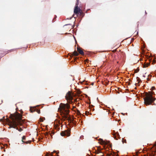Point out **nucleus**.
Returning a JSON list of instances; mask_svg holds the SVG:
<instances>
[{"label":"nucleus","mask_w":156,"mask_h":156,"mask_svg":"<svg viewBox=\"0 0 156 156\" xmlns=\"http://www.w3.org/2000/svg\"><path fill=\"white\" fill-rule=\"evenodd\" d=\"M74 101H77L76 100H74Z\"/></svg>","instance_id":"obj_27"},{"label":"nucleus","mask_w":156,"mask_h":156,"mask_svg":"<svg viewBox=\"0 0 156 156\" xmlns=\"http://www.w3.org/2000/svg\"><path fill=\"white\" fill-rule=\"evenodd\" d=\"M70 106L68 104H63L61 103L59 105L58 108V111L60 112L62 116V120L64 121L68 120L69 123H72L74 125H75L73 120L71 119L69 115Z\"/></svg>","instance_id":"obj_2"},{"label":"nucleus","mask_w":156,"mask_h":156,"mask_svg":"<svg viewBox=\"0 0 156 156\" xmlns=\"http://www.w3.org/2000/svg\"><path fill=\"white\" fill-rule=\"evenodd\" d=\"M70 131L68 129L62 131L60 133L61 135L62 136H70Z\"/></svg>","instance_id":"obj_6"},{"label":"nucleus","mask_w":156,"mask_h":156,"mask_svg":"<svg viewBox=\"0 0 156 156\" xmlns=\"http://www.w3.org/2000/svg\"><path fill=\"white\" fill-rule=\"evenodd\" d=\"M75 108V107H74V106H73V108Z\"/></svg>","instance_id":"obj_30"},{"label":"nucleus","mask_w":156,"mask_h":156,"mask_svg":"<svg viewBox=\"0 0 156 156\" xmlns=\"http://www.w3.org/2000/svg\"><path fill=\"white\" fill-rule=\"evenodd\" d=\"M98 155L99 156H103L104 155V154L101 151L99 154H98Z\"/></svg>","instance_id":"obj_14"},{"label":"nucleus","mask_w":156,"mask_h":156,"mask_svg":"<svg viewBox=\"0 0 156 156\" xmlns=\"http://www.w3.org/2000/svg\"><path fill=\"white\" fill-rule=\"evenodd\" d=\"M36 110V107H31L30 108V111L31 112H33Z\"/></svg>","instance_id":"obj_10"},{"label":"nucleus","mask_w":156,"mask_h":156,"mask_svg":"<svg viewBox=\"0 0 156 156\" xmlns=\"http://www.w3.org/2000/svg\"><path fill=\"white\" fill-rule=\"evenodd\" d=\"M137 78H138L137 80L138 81V83H139L140 82H141V81L140 80V79L138 77H137Z\"/></svg>","instance_id":"obj_17"},{"label":"nucleus","mask_w":156,"mask_h":156,"mask_svg":"<svg viewBox=\"0 0 156 156\" xmlns=\"http://www.w3.org/2000/svg\"><path fill=\"white\" fill-rule=\"evenodd\" d=\"M113 133L114 138L116 140H117L118 138L120 137V136L119 133L118 132L115 133L114 131Z\"/></svg>","instance_id":"obj_7"},{"label":"nucleus","mask_w":156,"mask_h":156,"mask_svg":"<svg viewBox=\"0 0 156 156\" xmlns=\"http://www.w3.org/2000/svg\"><path fill=\"white\" fill-rule=\"evenodd\" d=\"M79 0H76V6L75 7H77V8H79L78 7V5L79 4Z\"/></svg>","instance_id":"obj_12"},{"label":"nucleus","mask_w":156,"mask_h":156,"mask_svg":"<svg viewBox=\"0 0 156 156\" xmlns=\"http://www.w3.org/2000/svg\"><path fill=\"white\" fill-rule=\"evenodd\" d=\"M40 120L41 122H43V119H41V118L40 119Z\"/></svg>","instance_id":"obj_24"},{"label":"nucleus","mask_w":156,"mask_h":156,"mask_svg":"<svg viewBox=\"0 0 156 156\" xmlns=\"http://www.w3.org/2000/svg\"><path fill=\"white\" fill-rule=\"evenodd\" d=\"M100 150H98L96 151V154H98L100 152Z\"/></svg>","instance_id":"obj_19"},{"label":"nucleus","mask_w":156,"mask_h":156,"mask_svg":"<svg viewBox=\"0 0 156 156\" xmlns=\"http://www.w3.org/2000/svg\"><path fill=\"white\" fill-rule=\"evenodd\" d=\"M73 95L72 94L71 92L69 91L67 93L65 98L66 100L68 101H69V103H72L73 102L72 100L73 99Z\"/></svg>","instance_id":"obj_5"},{"label":"nucleus","mask_w":156,"mask_h":156,"mask_svg":"<svg viewBox=\"0 0 156 156\" xmlns=\"http://www.w3.org/2000/svg\"><path fill=\"white\" fill-rule=\"evenodd\" d=\"M85 114L86 115H90V112L87 111H86Z\"/></svg>","instance_id":"obj_18"},{"label":"nucleus","mask_w":156,"mask_h":156,"mask_svg":"<svg viewBox=\"0 0 156 156\" xmlns=\"http://www.w3.org/2000/svg\"><path fill=\"white\" fill-rule=\"evenodd\" d=\"M16 49H11V50H9L8 51V52L7 53H9V52H11L12 51H13L15 50Z\"/></svg>","instance_id":"obj_15"},{"label":"nucleus","mask_w":156,"mask_h":156,"mask_svg":"<svg viewBox=\"0 0 156 156\" xmlns=\"http://www.w3.org/2000/svg\"><path fill=\"white\" fill-rule=\"evenodd\" d=\"M77 114L78 115H80L81 114L79 110H77Z\"/></svg>","instance_id":"obj_20"},{"label":"nucleus","mask_w":156,"mask_h":156,"mask_svg":"<svg viewBox=\"0 0 156 156\" xmlns=\"http://www.w3.org/2000/svg\"><path fill=\"white\" fill-rule=\"evenodd\" d=\"M139 71V69H136V70H135V73H137Z\"/></svg>","instance_id":"obj_23"},{"label":"nucleus","mask_w":156,"mask_h":156,"mask_svg":"<svg viewBox=\"0 0 156 156\" xmlns=\"http://www.w3.org/2000/svg\"><path fill=\"white\" fill-rule=\"evenodd\" d=\"M150 65V63H146V64H145L144 65V67H148Z\"/></svg>","instance_id":"obj_13"},{"label":"nucleus","mask_w":156,"mask_h":156,"mask_svg":"<svg viewBox=\"0 0 156 156\" xmlns=\"http://www.w3.org/2000/svg\"><path fill=\"white\" fill-rule=\"evenodd\" d=\"M155 62H156L155 60L154 59L153 60V64H154L155 63Z\"/></svg>","instance_id":"obj_22"},{"label":"nucleus","mask_w":156,"mask_h":156,"mask_svg":"<svg viewBox=\"0 0 156 156\" xmlns=\"http://www.w3.org/2000/svg\"><path fill=\"white\" fill-rule=\"evenodd\" d=\"M73 54L75 56H77L79 54L76 51H75L73 53Z\"/></svg>","instance_id":"obj_11"},{"label":"nucleus","mask_w":156,"mask_h":156,"mask_svg":"<svg viewBox=\"0 0 156 156\" xmlns=\"http://www.w3.org/2000/svg\"><path fill=\"white\" fill-rule=\"evenodd\" d=\"M143 77H145V75H143Z\"/></svg>","instance_id":"obj_26"},{"label":"nucleus","mask_w":156,"mask_h":156,"mask_svg":"<svg viewBox=\"0 0 156 156\" xmlns=\"http://www.w3.org/2000/svg\"><path fill=\"white\" fill-rule=\"evenodd\" d=\"M26 140V137L25 136H24L22 137V141L23 143H25L27 144L28 143H30L31 142V141H28L26 142H25L24 141V140Z\"/></svg>","instance_id":"obj_9"},{"label":"nucleus","mask_w":156,"mask_h":156,"mask_svg":"<svg viewBox=\"0 0 156 156\" xmlns=\"http://www.w3.org/2000/svg\"><path fill=\"white\" fill-rule=\"evenodd\" d=\"M74 13L76 15V17L79 15L82 18L85 15V14L83 12L82 10L80 9V8H77V7H75L74 11Z\"/></svg>","instance_id":"obj_4"},{"label":"nucleus","mask_w":156,"mask_h":156,"mask_svg":"<svg viewBox=\"0 0 156 156\" xmlns=\"http://www.w3.org/2000/svg\"><path fill=\"white\" fill-rule=\"evenodd\" d=\"M155 89V87H151L152 90H154Z\"/></svg>","instance_id":"obj_21"},{"label":"nucleus","mask_w":156,"mask_h":156,"mask_svg":"<svg viewBox=\"0 0 156 156\" xmlns=\"http://www.w3.org/2000/svg\"><path fill=\"white\" fill-rule=\"evenodd\" d=\"M10 117L11 120H10L9 119H7L8 122V125L9 126V128H16L19 131L21 132L23 130V129L20 128L18 129L17 126L18 125L21 126L22 124L25 123V120L22 119V115L17 112H16L14 114L10 115Z\"/></svg>","instance_id":"obj_1"},{"label":"nucleus","mask_w":156,"mask_h":156,"mask_svg":"<svg viewBox=\"0 0 156 156\" xmlns=\"http://www.w3.org/2000/svg\"><path fill=\"white\" fill-rule=\"evenodd\" d=\"M77 50L80 54L82 55H84V52L81 49V48H80L79 47H77Z\"/></svg>","instance_id":"obj_8"},{"label":"nucleus","mask_w":156,"mask_h":156,"mask_svg":"<svg viewBox=\"0 0 156 156\" xmlns=\"http://www.w3.org/2000/svg\"><path fill=\"white\" fill-rule=\"evenodd\" d=\"M147 80H149V78H147Z\"/></svg>","instance_id":"obj_25"},{"label":"nucleus","mask_w":156,"mask_h":156,"mask_svg":"<svg viewBox=\"0 0 156 156\" xmlns=\"http://www.w3.org/2000/svg\"><path fill=\"white\" fill-rule=\"evenodd\" d=\"M155 95L154 92H146L144 94L145 97L144 98V103L146 105H151L155 101L156 98L153 97V95Z\"/></svg>","instance_id":"obj_3"},{"label":"nucleus","mask_w":156,"mask_h":156,"mask_svg":"<svg viewBox=\"0 0 156 156\" xmlns=\"http://www.w3.org/2000/svg\"><path fill=\"white\" fill-rule=\"evenodd\" d=\"M35 111L37 112L38 114L40 113V110L36 108V110H35Z\"/></svg>","instance_id":"obj_16"},{"label":"nucleus","mask_w":156,"mask_h":156,"mask_svg":"<svg viewBox=\"0 0 156 156\" xmlns=\"http://www.w3.org/2000/svg\"><path fill=\"white\" fill-rule=\"evenodd\" d=\"M90 115H91V113H90Z\"/></svg>","instance_id":"obj_28"},{"label":"nucleus","mask_w":156,"mask_h":156,"mask_svg":"<svg viewBox=\"0 0 156 156\" xmlns=\"http://www.w3.org/2000/svg\"><path fill=\"white\" fill-rule=\"evenodd\" d=\"M17 108H16V111H17Z\"/></svg>","instance_id":"obj_29"}]
</instances>
